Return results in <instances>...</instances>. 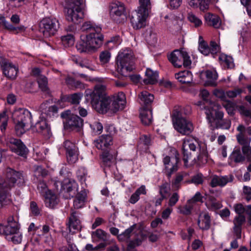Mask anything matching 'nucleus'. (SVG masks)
Masks as SVG:
<instances>
[{
	"label": "nucleus",
	"instance_id": "1",
	"mask_svg": "<svg viewBox=\"0 0 251 251\" xmlns=\"http://www.w3.org/2000/svg\"><path fill=\"white\" fill-rule=\"evenodd\" d=\"M23 181L24 178L21 173L10 168L7 169L6 179L0 178V208L10 202L8 190L16 182L21 183Z\"/></svg>",
	"mask_w": 251,
	"mask_h": 251
},
{
	"label": "nucleus",
	"instance_id": "2",
	"mask_svg": "<svg viewBox=\"0 0 251 251\" xmlns=\"http://www.w3.org/2000/svg\"><path fill=\"white\" fill-rule=\"evenodd\" d=\"M135 57L133 51L128 49L122 50L117 58V71L121 78L130 76L133 79L136 76H131L130 73L134 69Z\"/></svg>",
	"mask_w": 251,
	"mask_h": 251
},
{
	"label": "nucleus",
	"instance_id": "3",
	"mask_svg": "<svg viewBox=\"0 0 251 251\" xmlns=\"http://www.w3.org/2000/svg\"><path fill=\"white\" fill-rule=\"evenodd\" d=\"M12 118L17 135H23L28 129L31 122L30 112L25 108H17L13 112Z\"/></svg>",
	"mask_w": 251,
	"mask_h": 251
},
{
	"label": "nucleus",
	"instance_id": "4",
	"mask_svg": "<svg viewBox=\"0 0 251 251\" xmlns=\"http://www.w3.org/2000/svg\"><path fill=\"white\" fill-rule=\"evenodd\" d=\"M221 107L218 103H211L209 108L206 109L205 113L209 122H215L217 128L228 129L231 126V122L227 119H223L224 113L221 110Z\"/></svg>",
	"mask_w": 251,
	"mask_h": 251
},
{
	"label": "nucleus",
	"instance_id": "5",
	"mask_svg": "<svg viewBox=\"0 0 251 251\" xmlns=\"http://www.w3.org/2000/svg\"><path fill=\"white\" fill-rule=\"evenodd\" d=\"M103 39L99 36L81 35L76 45V49L80 53H94L102 45Z\"/></svg>",
	"mask_w": 251,
	"mask_h": 251
},
{
	"label": "nucleus",
	"instance_id": "6",
	"mask_svg": "<svg viewBox=\"0 0 251 251\" xmlns=\"http://www.w3.org/2000/svg\"><path fill=\"white\" fill-rule=\"evenodd\" d=\"M83 0H70L65 8L66 20L75 24L80 23L83 17Z\"/></svg>",
	"mask_w": 251,
	"mask_h": 251
},
{
	"label": "nucleus",
	"instance_id": "7",
	"mask_svg": "<svg viewBox=\"0 0 251 251\" xmlns=\"http://www.w3.org/2000/svg\"><path fill=\"white\" fill-rule=\"evenodd\" d=\"M140 6L131 18V23L134 28L139 29L146 25V20L151 8L150 0H139Z\"/></svg>",
	"mask_w": 251,
	"mask_h": 251
},
{
	"label": "nucleus",
	"instance_id": "8",
	"mask_svg": "<svg viewBox=\"0 0 251 251\" xmlns=\"http://www.w3.org/2000/svg\"><path fill=\"white\" fill-rule=\"evenodd\" d=\"M168 59L176 67L180 68L183 65L188 67L191 64V61L188 53L185 51L178 50H174L169 56Z\"/></svg>",
	"mask_w": 251,
	"mask_h": 251
},
{
	"label": "nucleus",
	"instance_id": "9",
	"mask_svg": "<svg viewBox=\"0 0 251 251\" xmlns=\"http://www.w3.org/2000/svg\"><path fill=\"white\" fill-rule=\"evenodd\" d=\"M107 113L111 115L120 110H123L126 104V96L123 92H119L112 99L109 98Z\"/></svg>",
	"mask_w": 251,
	"mask_h": 251
},
{
	"label": "nucleus",
	"instance_id": "10",
	"mask_svg": "<svg viewBox=\"0 0 251 251\" xmlns=\"http://www.w3.org/2000/svg\"><path fill=\"white\" fill-rule=\"evenodd\" d=\"M40 30L45 37L53 35L59 28L58 22L55 19L45 18L40 24Z\"/></svg>",
	"mask_w": 251,
	"mask_h": 251
},
{
	"label": "nucleus",
	"instance_id": "11",
	"mask_svg": "<svg viewBox=\"0 0 251 251\" xmlns=\"http://www.w3.org/2000/svg\"><path fill=\"white\" fill-rule=\"evenodd\" d=\"M110 14L112 19L117 23H122L126 19V7L120 1L112 2L110 6Z\"/></svg>",
	"mask_w": 251,
	"mask_h": 251
},
{
	"label": "nucleus",
	"instance_id": "12",
	"mask_svg": "<svg viewBox=\"0 0 251 251\" xmlns=\"http://www.w3.org/2000/svg\"><path fill=\"white\" fill-rule=\"evenodd\" d=\"M199 147L198 141L192 137H186L182 145V151L183 157V160L185 164L188 163V161L192 158V155L189 151H195L196 149Z\"/></svg>",
	"mask_w": 251,
	"mask_h": 251
},
{
	"label": "nucleus",
	"instance_id": "13",
	"mask_svg": "<svg viewBox=\"0 0 251 251\" xmlns=\"http://www.w3.org/2000/svg\"><path fill=\"white\" fill-rule=\"evenodd\" d=\"M173 122L175 128L182 134H189L193 130L192 124L182 117L173 118Z\"/></svg>",
	"mask_w": 251,
	"mask_h": 251
},
{
	"label": "nucleus",
	"instance_id": "14",
	"mask_svg": "<svg viewBox=\"0 0 251 251\" xmlns=\"http://www.w3.org/2000/svg\"><path fill=\"white\" fill-rule=\"evenodd\" d=\"M64 147L66 150L68 162L71 164L75 163L78 160L77 147L69 140H66L64 142Z\"/></svg>",
	"mask_w": 251,
	"mask_h": 251
},
{
	"label": "nucleus",
	"instance_id": "15",
	"mask_svg": "<svg viewBox=\"0 0 251 251\" xmlns=\"http://www.w3.org/2000/svg\"><path fill=\"white\" fill-rule=\"evenodd\" d=\"M0 64L5 76L10 79L15 78L18 69L13 64L3 57H0Z\"/></svg>",
	"mask_w": 251,
	"mask_h": 251
},
{
	"label": "nucleus",
	"instance_id": "16",
	"mask_svg": "<svg viewBox=\"0 0 251 251\" xmlns=\"http://www.w3.org/2000/svg\"><path fill=\"white\" fill-rule=\"evenodd\" d=\"M9 146L12 152L19 155L25 157L27 154V149L20 140L13 138H10Z\"/></svg>",
	"mask_w": 251,
	"mask_h": 251
},
{
	"label": "nucleus",
	"instance_id": "17",
	"mask_svg": "<svg viewBox=\"0 0 251 251\" xmlns=\"http://www.w3.org/2000/svg\"><path fill=\"white\" fill-rule=\"evenodd\" d=\"M178 158L176 156L169 157L166 156L163 159L164 165L165 166V173L170 178L172 175L177 171Z\"/></svg>",
	"mask_w": 251,
	"mask_h": 251
},
{
	"label": "nucleus",
	"instance_id": "18",
	"mask_svg": "<svg viewBox=\"0 0 251 251\" xmlns=\"http://www.w3.org/2000/svg\"><path fill=\"white\" fill-rule=\"evenodd\" d=\"M18 230L19 225L13 216H10L8 218L7 225H0V234H11L18 231Z\"/></svg>",
	"mask_w": 251,
	"mask_h": 251
},
{
	"label": "nucleus",
	"instance_id": "19",
	"mask_svg": "<svg viewBox=\"0 0 251 251\" xmlns=\"http://www.w3.org/2000/svg\"><path fill=\"white\" fill-rule=\"evenodd\" d=\"M106 89L105 85L102 84H97L95 86L93 92L90 90L86 91V97L87 100H98L100 99L106 98L104 92Z\"/></svg>",
	"mask_w": 251,
	"mask_h": 251
},
{
	"label": "nucleus",
	"instance_id": "20",
	"mask_svg": "<svg viewBox=\"0 0 251 251\" xmlns=\"http://www.w3.org/2000/svg\"><path fill=\"white\" fill-rule=\"evenodd\" d=\"M81 29L83 31L88 33V34L85 36H99L100 38H104L103 35L101 33V27L95 25L91 22H86L84 23L82 25Z\"/></svg>",
	"mask_w": 251,
	"mask_h": 251
},
{
	"label": "nucleus",
	"instance_id": "21",
	"mask_svg": "<svg viewBox=\"0 0 251 251\" xmlns=\"http://www.w3.org/2000/svg\"><path fill=\"white\" fill-rule=\"evenodd\" d=\"M68 228L70 232L73 234L79 231L81 228V222L79 218L78 213L71 209V215L69 219Z\"/></svg>",
	"mask_w": 251,
	"mask_h": 251
},
{
	"label": "nucleus",
	"instance_id": "22",
	"mask_svg": "<svg viewBox=\"0 0 251 251\" xmlns=\"http://www.w3.org/2000/svg\"><path fill=\"white\" fill-rule=\"evenodd\" d=\"M233 179L234 176L232 175L227 176L214 175L211 177L210 185L212 187H224L228 182H231Z\"/></svg>",
	"mask_w": 251,
	"mask_h": 251
},
{
	"label": "nucleus",
	"instance_id": "23",
	"mask_svg": "<svg viewBox=\"0 0 251 251\" xmlns=\"http://www.w3.org/2000/svg\"><path fill=\"white\" fill-rule=\"evenodd\" d=\"M113 138L110 135H102L94 141L95 147L99 150L106 151L112 144Z\"/></svg>",
	"mask_w": 251,
	"mask_h": 251
},
{
	"label": "nucleus",
	"instance_id": "24",
	"mask_svg": "<svg viewBox=\"0 0 251 251\" xmlns=\"http://www.w3.org/2000/svg\"><path fill=\"white\" fill-rule=\"evenodd\" d=\"M210 45V48L204 41L200 42L199 50L202 54L206 56L208 55L210 53L215 54L220 50V47L216 42L211 41Z\"/></svg>",
	"mask_w": 251,
	"mask_h": 251
},
{
	"label": "nucleus",
	"instance_id": "25",
	"mask_svg": "<svg viewBox=\"0 0 251 251\" xmlns=\"http://www.w3.org/2000/svg\"><path fill=\"white\" fill-rule=\"evenodd\" d=\"M33 132H38L45 136L48 137L50 134V129L46 120L41 119L35 125L30 126Z\"/></svg>",
	"mask_w": 251,
	"mask_h": 251
},
{
	"label": "nucleus",
	"instance_id": "26",
	"mask_svg": "<svg viewBox=\"0 0 251 251\" xmlns=\"http://www.w3.org/2000/svg\"><path fill=\"white\" fill-rule=\"evenodd\" d=\"M93 107L100 113H107L108 106L109 104V98L106 97L98 100H91Z\"/></svg>",
	"mask_w": 251,
	"mask_h": 251
},
{
	"label": "nucleus",
	"instance_id": "27",
	"mask_svg": "<svg viewBox=\"0 0 251 251\" xmlns=\"http://www.w3.org/2000/svg\"><path fill=\"white\" fill-rule=\"evenodd\" d=\"M198 225L202 230H208L210 227L211 219L208 213L202 211L200 213L198 219Z\"/></svg>",
	"mask_w": 251,
	"mask_h": 251
},
{
	"label": "nucleus",
	"instance_id": "28",
	"mask_svg": "<svg viewBox=\"0 0 251 251\" xmlns=\"http://www.w3.org/2000/svg\"><path fill=\"white\" fill-rule=\"evenodd\" d=\"M137 226L136 224H134L129 228L125 230L122 233L118 235V239L120 242L129 243L131 240L130 239L135 234V229Z\"/></svg>",
	"mask_w": 251,
	"mask_h": 251
},
{
	"label": "nucleus",
	"instance_id": "29",
	"mask_svg": "<svg viewBox=\"0 0 251 251\" xmlns=\"http://www.w3.org/2000/svg\"><path fill=\"white\" fill-rule=\"evenodd\" d=\"M237 130L239 132L236 135L238 143L242 146L250 145L251 138L244 133V128L242 126V125H239Z\"/></svg>",
	"mask_w": 251,
	"mask_h": 251
},
{
	"label": "nucleus",
	"instance_id": "30",
	"mask_svg": "<svg viewBox=\"0 0 251 251\" xmlns=\"http://www.w3.org/2000/svg\"><path fill=\"white\" fill-rule=\"evenodd\" d=\"M87 195V191L85 189L77 193L74 200V207L75 209L81 208L84 206L86 201Z\"/></svg>",
	"mask_w": 251,
	"mask_h": 251
},
{
	"label": "nucleus",
	"instance_id": "31",
	"mask_svg": "<svg viewBox=\"0 0 251 251\" xmlns=\"http://www.w3.org/2000/svg\"><path fill=\"white\" fill-rule=\"evenodd\" d=\"M246 220L245 216L243 215L236 216L234 220L233 230L237 238H240L241 236V227Z\"/></svg>",
	"mask_w": 251,
	"mask_h": 251
},
{
	"label": "nucleus",
	"instance_id": "32",
	"mask_svg": "<svg viewBox=\"0 0 251 251\" xmlns=\"http://www.w3.org/2000/svg\"><path fill=\"white\" fill-rule=\"evenodd\" d=\"M139 103L145 106H149L154 100V96L147 91H143L138 94Z\"/></svg>",
	"mask_w": 251,
	"mask_h": 251
},
{
	"label": "nucleus",
	"instance_id": "33",
	"mask_svg": "<svg viewBox=\"0 0 251 251\" xmlns=\"http://www.w3.org/2000/svg\"><path fill=\"white\" fill-rule=\"evenodd\" d=\"M45 203L47 207L53 208L58 203V198L57 196L51 191L48 190L45 194Z\"/></svg>",
	"mask_w": 251,
	"mask_h": 251
},
{
	"label": "nucleus",
	"instance_id": "34",
	"mask_svg": "<svg viewBox=\"0 0 251 251\" xmlns=\"http://www.w3.org/2000/svg\"><path fill=\"white\" fill-rule=\"evenodd\" d=\"M175 77L182 83H190L193 81V75L191 72L188 70L176 74Z\"/></svg>",
	"mask_w": 251,
	"mask_h": 251
},
{
	"label": "nucleus",
	"instance_id": "35",
	"mask_svg": "<svg viewBox=\"0 0 251 251\" xmlns=\"http://www.w3.org/2000/svg\"><path fill=\"white\" fill-rule=\"evenodd\" d=\"M144 82L145 84H154L158 81V75L157 72H154L148 68L146 72Z\"/></svg>",
	"mask_w": 251,
	"mask_h": 251
},
{
	"label": "nucleus",
	"instance_id": "36",
	"mask_svg": "<svg viewBox=\"0 0 251 251\" xmlns=\"http://www.w3.org/2000/svg\"><path fill=\"white\" fill-rule=\"evenodd\" d=\"M204 17L208 25L217 28L220 26L221 21L217 15L207 13L205 14Z\"/></svg>",
	"mask_w": 251,
	"mask_h": 251
},
{
	"label": "nucleus",
	"instance_id": "37",
	"mask_svg": "<svg viewBox=\"0 0 251 251\" xmlns=\"http://www.w3.org/2000/svg\"><path fill=\"white\" fill-rule=\"evenodd\" d=\"M140 119L145 125H149L152 122V111L149 108H143L140 111Z\"/></svg>",
	"mask_w": 251,
	"mask_h": 251
},
{
	"label": "nucleus",
	"instance_id": "38",
	"mask_svg": "<svg viewBox=\"0 0 251 251\" xmlns=\"http://www.w3.org/2000/svg\"><path fill=\"white\" fill-rule=\"evenodd\" d=\"M189 6L194 8L199 7L202 11L207 9L209 7V0H187Z\"/></svg>",
	"mask_w": 251,
	"mask_h": 251
},
{
	"label": "nucleus",
	"instance_id": "39",
	"mask_svg": "<svg viewBox=\"0 0 251 251\" xmlns=\"http://www.w3.org/2000/svg\"><path fill=\"white\" fill-rule=\"evenodd\" d=\"M230 159L236 163H242L246 158L241 153L240 148H235L230 155Z\"/></svg>",
	"mask_w": 251,
	"mask_h": 251
},
{
	"label": "nucleus",
	"instance_id": "40",
	"mask_svg": "<svg viewBox=\"0 0 251 251\" xmlns=\"http://www.w3.org/2000/svg\"><path fill=\"white\" fill-rule=\"evenodd\" d=\"M83 120L76 115H72L68 118L67 121L68 125L71 128H79L83 125Z\"/></svg>",
	"mask_w": 251,
	"mask_h": 251
},
{
	"label": "nucleus",
	"instance_id": "41",
	"mask_svg": "<svg viewBox=\"0 0 251 251\" xmlns=\"http://www.w3.org/2000/svg\"><path fill=\"white\" fill-rule=\"evenodd\" d=\"M82 93H74L73 94L64 96L61 99V101H68L73 104H78L82 98Z\"/></svg>",
	"mask_w": 251,
	"mask_h": 251
},
{
	"label": "nucleus",
	"instance_id": "42",
	"mask_svg": "<svg viewBox=\"0 0 251 251\" xmlns=\"http://www.w3.org/2000/svg\"><path fill=\"white\" fill-rule=\"evenodd\" d=\"M37 80L38 83V85L41 90L47 93H50V90L48 86V79L44 75H40L37 78Z\"/></svg>",
	"mask_w": 251,
	"mask_h": 251
},
{
	"label": "nucleus",
	"instance_id": "43",
	"mask_svg": "<svg viewBox=\"0 0 251 251\" xmlns=\"http://www.w3.org/2000/svg\"><path fill=\"white\" fill-rule=\"evenodd\" d=\"M91 236L93 239H97L100 241H105L109 235L104 230L97 229L92 232Z\"/></svg>",
	"mask_w": 251,
	"mask_h": 251
},
{
	"label": "nucleus",
	"instance_id": "44",
	"mask_svg": "<svg viewBox=\"0 0 251 251\" xmlns=\"http://www.w3.org/2000/svg\"><path fill=\"white\" fill-rule=\"evenodd\" d=\"M147 237L146 234L141 233L140 234V238H136L135 239L131 241L127 245V249L129 251L141 245L142 241L144 240Z\"/></svg>",
	"mask_w": 251,
	"mask_h": 251
},
{
	"label": "nucleus",
	"instance_id": "45",
	"mask_svg": "<svg viewBox=\"0 0 251 251\" xmlns=\"http://www.w3.org/2000/svg\"><path fill=\"white\" fill-rule=\"evenodd\" d=\"M101 158L104 164L107 167H110L114 162V157L108 151H103L101 154Z\"/></svg>",
	"mask_w": 251,
	"mask_h": 251
},
{
	"label": "nucleus",
	"instance_id": "46",
	"mask_svg": "<svg viewBox=\"0 0 251 251\" xmlns=\"http://www.w3.org/2000/svg\"><path fill=\"white\" fill-rule=\"evenodd\" d=\"M219 60L223 65L228 68H231L234 66L233 59L231 56L221 54L219 56Z\"/></svg>",
	"mask_w": 251,
	"mask_h": 251
},
{
	"label": "nucleus",
	"instance_id": "47",
	"mask_svg": "<svg viewBox=\"0 0 251 251\" xmlns=\"http://www.w3.org/2000/svg\"><path fill=\"white\" fill-rule=\"evenodd\" d=\"M207 79V83L210 85H214V81L218 77L217 74L215 71L207 70L204 72Z\"/></svg>",
	"mask_w": 251,
	"mask_h": 251
},
{
	"label": "nucleus",
	"instance_id": "48",
	"mask_svg": "<svg viewBox=\"0 0 251 251\" xmlns=\"http://www.w3.org/2000/svg\"><path fill=\"white\" fill-rule=\"evenodd\" d=\"M206 204L208 208L212 210L220 209L222 207L221 203L217 201L215 198L211 196L208 197Z\"/></svg>",
	"mask_w": 251,
	"mask_h": 251
},
{
	"label": "nucleus",
	"instance_id": "49",
	"mask_svg": "<svg viewBox=\"0 0 251 251\" xmlns=\"http://www.w3.org/2000/svg\"><path fill=\"white\" fill-rule=\"evenodd\" d=\"M61 41L65 47H69L73 46L75 43V38L72 34H68L62 36Z\"/></svg>",
	"mask_w": 251,
	"mask_h": 251
},
{
	"label": "nucleus",
	"instance_id": "50",
	"mask_svg": "<svg viewBox=\"0 0 251 251\" xmlns=\"http://www.w3.org/2000/svg\"><path fill=\"white\" fill-rule=\"evenodd\" d=\"M187 174L186 173H179L176 175V178L172 182V186L175 188L178 189L180 185V182L182 181L184 176Z\"/></svg>",
	"mask_w": 251,
	"mask_h": 251
},
{
	"label": "nucleus",
	"instance_id": "51",
	"mask_svg": "<svg viewBox=\"0 0 251 251\" xmlns=\"http://www.w3.org/2000/svg\"><path fill=\"white\" fill-rule=\"evenodd\" d=\"M146 40L148 43L151 45H154L157 41L156 33L152 30H150L147 32L146 35Z\"/></svg>",
	"mask_w": 251,
	"mask_h": 251
},
{
	"label": "nucleus",
	"instance_id": "52",
	"mask_svg": "<svg viewBox=\"0 0 251 251\" xmlns=\"http://www.w3.org/2000/svg\"><path fill=\"white\" fill-rule=\"evenodd\" d=\"M207 152L205 149H203L202 151H200V152L197 157L198 163L199 165L204 164L207 162Z\"/></svg>",
	"mask_w": 251,
	"mask_h": 251
},
{
	"label": "nucleus",
	"instance_id": "53",
	"mask_svg": "<svg viewBox=\"0 0 251 251\" xmlns=\"http://www.w3.org/2000/svg\"><path fill=\"white\" fill-rule=\"evenodd\" d=\"M187 18L189 22L193 24L195 27H199L202 25L201 21L192 13H189Z\"/></svg>",
	"mask_w": 251,
	"mask_h": 251
},
{
	"label": "nucleus",
	"instance_id": "54",
	"mask_svg": "<svg viewBox=\"0 0 251 251\" xmlns=\"http://www.w3.org/2000/svg\"><path fill=\"white\" fill-rule=\"evenodd\" d=\"M193 205L187 202V204L184 206H179L178 209L179 213L183 215H188L191 214Z\"/></svg>",
	"mask_w": 251,
	"mask_h": 251
},
{
	"label": "nucleus",
	"instance_id": "55",
	"mask_svg": "<svg viewBox=\"0 0 251 251\" xmlns=\"http://www.w3.org/2000/svg\"><path fill=\"white\" fill-rule=\"evenodd\" d=\"M90 126L93 132L96 134H100L102 131L103 126L99 122H95Z\"/></svg>",
	"mask_w": 251,
	"mask_h": 251
},
{
	"label": "nucleus",
	"instance_id": "56",
	"mask_svg": "<svg viewBox=\"0 0 251 251\" xmlns=\"http://www.w3.org/2000/svg\"><path fill=\"white\" fill-rule=\"evenodd\" d=\"M111 58V53L108 50L102 51L100 54V59L102 64H105L109 62Z\"/></svg>",
	"mask_w": 251,
	"mask_h": 251
},
{
	"label": "nucleus",
	"instance_id": "57",
	"mask_svg": "<svg viewBox=\"0 0 251 251\" xmlns=\"http://www.w3.org/2000/svg\"><path fill=\"white\" fill-rule=\"evenodd\" d=\"M203 176L201 174H197L192 177L191 179L188 181L189 183H193L196 185L201 184L203 183Z\"/></svg>",
	"mask_w": 251,
	"mask_h": 251
},
{
	"label": "nucleus",
	"instance_id": "58",
	"mask_svg": "<svg viewBox=\"0 0 251 251\" xmlns=\"http://www.w3.org/2000/svg\"><path fill=\"white\" fill-rule=\"evenodd\" d=\"M201 97L202 98L203 100L205 101V102L207 104L206 107H205V109L209 108L210 106L211 103H217L215 102H212L211 100H207V98L209 96V92L206 90H202L201 91L200 93Z\"/></svg>",
	"mask_w": 251,
	"mask_h": 251
},
{
	"label": "nucleus",
	"instance_id": "59",
	"mask_svg": "<svg viewBox=\"0 0 251 251\" xmlns=\"http://www.w3.org/2000/svg\"><path fill=\"white\" fill-rule=\"evenodd\" d=\"M79 65L82 67H85L90 69L91 70H94L91 61L87 58H84L80 60L79 61Z\"/></svg>",
	"mask_w": 251,
	"mask_h": 251
},
{
	"label": "nucleus",
	"instance_id": "60",
	"mask_svg": "<svg viewBox=\"0 0 251 251\" xmlns=\"http://www.w3.org/2000/svg\"><path fill=\"white\" fill-rule=\"evenodd\" d=\"M242 151L247 160L251 159V147L250 145L243 146Z\"/></svg>",
	"mask_w": 251,
	"mask_h": 251
},
{
	"label": "nucleus",
	"instance_id": "61",
	"mask_svg": "<svg viewBox=\"0 0 251 251\" xmlns=\"http://www.w3.org/2000/svg\"><path fill=\"white\" fill-rule=\"evenodd\" d=\"M202 198L203 197L201 196V193L197 192L191 199L188 201V203L193 205V203L196 202H202Z\"/></svg>",
	"mask_w": 251,
	"mask_h": 251
},
{
	"label": "nucleus",
	"instance_id": "62",
	"mask_svg": "<svg viewBox=\"0 0 251 251\" xmlns=\"http://www.w3.org/2000/svg\"><path fill=\"white\" fill-rule=\"evenodd\" d=\"M234 210L236 213L239 215H243L245 212L246 213L247 206L245 207L242 204L238 203L234 205Z\"/></svg>",
	"mask_w": 251,
	"mask_h": 251
},
{
	"label": "nucleus",
	"instance_id": "63",
	"mask_svg": "<svg viewBox=\"0 0 251 251\" xmlns=\"http://www.w3.org/2000/svg\"><path fill=\"white\" fill-rule=\"evenodd\" d=\"M0 129L1 131H3L7 125V118L6 117L5 114H2L0 115Z\"/></svg>",
	"mask_w": 251,
	"mask_h": 251
},
{
	"label": "nucleus",
	"instance_id": "64",
	"mask_svg": "<svg viewBox=\"0 0 251 251\" xmlns=\"http://www.w3.org/2000/svg\"><path fill=\"white\" fill-rule=\"evenodd\" d=\"M30 210L33 215L38 216L40 214V210L34 201H31L30 205Z\"/></svg>",
	"mask_w": 251,
	"mask_h": 251
}]
</instances>
